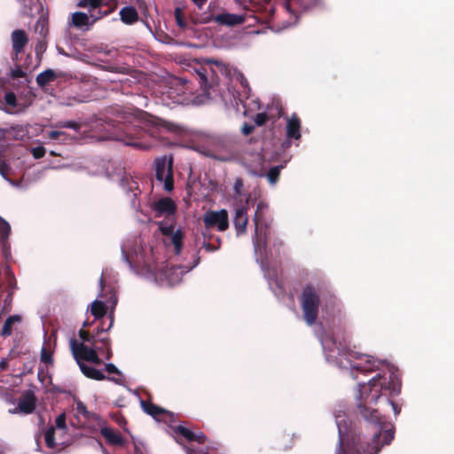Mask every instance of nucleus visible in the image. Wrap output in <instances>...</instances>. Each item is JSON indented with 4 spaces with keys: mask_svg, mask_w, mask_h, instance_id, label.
I'll list each match as a JSON object with an SVG mask.
<instances>
[{
    "mask_svg": "<svg viewBox=\"0 0 454 454\" xmlns=\"http://www.w3.org/2000/svg\"><path fill=\"white\" fill-rule=\"evenodd\" d=\"M55 78V73L52 70L49 69L40 73L36 77V82L40 86H44L50 82L53 81Z\"/></svg>",
    "mask_w": 454,
    "mask_h": 454,
    "instance_id": "7c9ffc66",
    "label": "nucleus"
},
{
    "mask_svg": "<svg viewBox=\"0 0 454 454\" xmlns=\"http://www.w3.org/2000/svg\"><path fill=\"white\" fill-rule=\"evenodd\" d=\"M57 434H67L66 418L64 414L57 417L54 427L51 426L42 433L46 447H53L57 444L53 437Z\"/></svg>",
    "mask_w": 454,
    "mask_h": 454,
    "instance_id": "f8f14e48",
    "label": "nucleus"
},
{
    "mask_svg": "<svg viewBox=\"0 0 454 454\" xmlns=\"http://www.w3.org/2000/svg\"><path fill=\"white\" fill-rule=\"evenodd\" d=\"M254 126L251 125V124H247V123H245L243 126H242V133L246 136L251 134L254 130Z\"/></svg>",
    "mask_w": 454,
    "mask_h": 454,
    "instance_id": "09e8293b",
    "label": "nucleus"
},
{
    "mask_svg": "<svg viewBox=\"0 0 454 454\" xmlns=\"http://www.w3.org/2000/svg\"><path fill=\"white\" fill-rule=\"evenodd\" d=\"M111 302H112V310H114V309L117 303V297L114 294H113L111 295ZM109 317H110V324L106 331H108L113 326V324H114V312L113 311L110 312Z\"/></svg>",
    "mask_w": 454,
    "mask_h": 454,
    "instance_id": "79ce46f5",
    "label": "nucleus"
},
{
    "mask_svg": "<svg viewBox=\"0 0 454 454\" xmlns=\"http://www.w3.org/2000/svg\"><path fill=\"white\" fill-rule=\"evenodd\" d=\"M321 344L327 362L349 371L354 379L357 378L355 372H376L366 382L358 383L356 395L357 409L370 424L369 427L358 434H353L349 440L351 429L346 413L338 411L334 414L339 433V445L335 454H378L384 445L391 442L394 433L387 427L378 409L372 406L381 398L387 406L392 408L395 415L400 413V408L390 399L400 393L401 383L397 375L388 364L351 350L346 343L337 344L335 340L326 337L321 339Z\"/></svg>",
    "mask_w": 454,
    "mask_h": 454,
    "instance_id": "f257e3e1",
    "label": "nucleus"
},
{
    "mask_svg": "<svg viewBox=\"0 0 454 454\" xmlns=\"http://www.w3.org/2000/svg\"><path fill=\"white\" fill-rule=\"evenodd\" d=\"M119 14L121 20L127 25L134 24L139 17L137 9L130 5L121 8Z\"/></svg>",
    "mask_w": 454,
    "mask_h": 454,
    "instance_id": "4be33fe9",
    "label": "nucleus"
},
{
    "mask_svg": "<svg viewBox=\"0 0 454 454\" xmlns=\"http://www.w3.org/2000/svg\"><path fill=\"white\" fill-rule=\"evenodd\" d=\"M153 208L156 216H173L176 211V205L170 198H162L157 200Z\"/></svg>",
    "mask_w": 454,
    "mask_h": 454,
    "instance_id": "ddd939ff",
    "label": "nucleus"
},
{
    "mask_svg": "<svg viewBox=\"0 0 454 454\" xmlns=\"http://www.w3.org/2000/svg\"><path fill=\"white\" fill-rule=\"evenodd\" d=\"M41 359L45 364H51L52 362L51 355L45 350L44 348H42Z\"/></svg>",
    "mask_w": 454,
    "mask_h": 454,
    "instance_id": "a18cd8bd",
    "label": "nucleus"
},
{
    "mask_svg": "<svg viewBox=\"0 0 454 454\" xmlns=\"http://www.w3.org/2000/svg\"><path fill=\"white\" fill-rule=\"evenodd\" d=\"M28 42L25 31L17 29L12 33V44L16 57L23 51Z\"/></svg>",
    "mask_w": 454,
    "mask_h": 454,
    "instance_id": "f3484780",
    "label": "nucleus"
},
{
    "mask_svg": "<svg viewBox=\"0 0 454 454\" xmlns=\"http://www.w3.org/2000/svg\"><path fill=\"white\" fill-rule=\"evenodd\" d=\"M111 12H112L111 9H108L106 11H101L100 7L99 8H89L90 13L88 15L90 17V20H91L90 24L94 23L95 21L101 19L102 17L108 15Z\"/></svg>",
    "mask_w": 454,
    "mask_h": 454,
    "instance_id": "2f4dec72",
    "label": "nucleus"
},
{
    "mask_svg": "<svg viewBox=\"0 0 454 454\" xmlns=\"http://www.w3.org/2000/svg\"><path fill=\"white\" fill-rule=\"evenodd\" d=\"M135 454H142V453L140 452V450L137 448H136V453Z\"/></svg>",
    "mask_w": 454,
    "mask_h": 454,
    "instance_id": "bf43d9fd",
    "label": "nucleus"
},
{
    "mask_svg": "<svg viewBox=\"0 0 454 454\" xmlns=\"http://www.w3.org/2000/svg\"><path fill=\"white\" fill-rule=\"evenodd\" d=\"M76 412L78 415H82L88 419L91 418H97V416L94 413L89 412L85 404L82 402L76 403Z\"/></svg>",
    "mask_w": 454,
    "mask_h": 454,
    "instance_id": "f704fd0d",
    "label": "nucleus"
},
{
    "mask_svg": "<svg viewBox=\"0 0 454 454\" xmlns=\"http://www.w3.org/2000/svg\"><path fill=\"white\" fill-rule=\"evenodd\" d=\"M80 338L83 341L90 342L93 345L96 344V339L94 335H90L88 332L81 330L79 333Z\"/></svg>",
    "mask_w": 454,
    "mask_h": 454,
    "instance_id": "ea45409f",
    "label": "nucleus"
},
{
    "mask_svg": "<svg viewBox=\"0 0 454 454\" xmlns=\"http://www.w3.org/2000/svg\"><path fill=\"white\" fill-rule=\"evenodd\" d=\"M100 432L109 444L117 446H121L123 444V440L121 436L119 434H117L113 428L102 427Z\"/></svg>",
    "mask_w": 454,
    "mask_h": 454,
    "instance_id": "b1692460",
    "label": "nucleus"
},
{
    "mask_svg": "<svg viewBox=\"0 0 454 454\" xmlns=\"http://www.w3.org/2000/svg\"><path fill=\"white\" fill-rule=\"evenodd\" d=\"M185 448V450H186V454H193L192 450H190L189 448L187 447H184Z\"/></svg>",
    "mask_w": 454,
    "mask_h": 454,
    "instance_id": "5fc2aeb1",
    "label": "nucleus"
},
{
    "mask_svg": "<svg viewBox=\"0 0 454 454\" xmlns=\"http://www.w3.org/2000/svg\"><path fill=\"white\" fill-rule=\"evenodd\" d=\"M8 361L6 359H2L0 361V372L4 370L7 367Z\"/></svg>",
    "mask_w": 454,
    "mask_h": 454,
    "instance_id": "864d4df0",
    "label": "nucleus"
},
{
    "mask_svg": "<svg viewBox=\"0 0 454 454\" xmlns=\"http://www.w3.org/2000/svg\"><path fill=\"white\" fill-rule=\"evenodd\" d=\"M268 208L267 204L259 202L254 213V247L255 253L264 247L266 242V232L263 228L266 227V223L263 219V212Z\"/></svg>",
    "mask_w": 454,
    "mask_h": 454,
    "instance_id": "9d476101",
    "label": "nucleus"
},
{
    "mask_svg": "<svg viewBox=\"0 0 454 454\" xmlns=\"http://www.w3.org/2000/svg\"><path fill=\"white\" fill-rule=\"evenodd\" d=\"M301 305L305 321L312 325L317 317L319 305L318 295L312 286H307L303 289Z\"/></svg>",
    "mask_w": 454,
    "mask_h": 454,
    "instance_id": "6e6552de",
    "label": "nucleus"
},
{
    "mask_svg": "<svg viewBox=\"0 0 454 454\" xmlns=\"http://www.w3.org/2000/svg\"><path fill=\"white\" fill-rule=\"evenodd\" d=\"M173 430L176 434H179L188 441H196L199 443H203L206 440V435L202 432H192L183 425L177 426Z\"/></svg>",
    "mask_w": 454,
    "mask_h": 454,
    "instance_id": "a211bd4d",
    "label": "nucleus"
},
{
    "mask_svg": "<svg viewBox=\"0 0 454 454\" xmlns=\"http://www.w3.org/2000/svg\"><path fill=\"white\" fill-rule=\"evenodd\" d=\"M123 259L136 273L153 281L160 286H174L181 282L184 273L194 268L192 266H171L166 265V269H160L162 263L158 250L150 244H146L141 238L136 237L128 239L121 246Z\"/></svg>",
    "mask_w": 454,
    "mask_h": 454,
    "instance_id": "f03ea898",
    "label": "nucleus"
},
{
    "mask_svg": "<svg viewBox=\"0 0 454 454\" xmlns=\"http://www.w3.org/2000/svg\"><path fill=\"white\" fill-rule=\"evenodd\" d=\"M206 228H216L219 231H224L229 227L228 213L225 209L208 210L203 215Z\"/></svg>",
    "mask_w": 454,
    "mask_h": 454,
    "instance_id": "9b49d317",
    "label": "nucleus"
},
{
    "mask_svg": "<svg viewBox=\"0 0 454 454\" xmlns=\"http://www.w3.org/2000/svg\"><path fill=\"white\" fill-rule=\"evenodd\" d=\"M98 332H104V329L103 328L98 329Z\"/></svg>",
    "mask_w": 454,
    "mask_h": 454,
    "instance_id": "0e129e2a",
    "label": "nucleus"
},
{
    "mask_svg": "<svg viewBox=\"0 0 454 454\" xmlns=\"http://www.w3.org/2000/svg\"><path fill=\"white\" fill-rule=\"evenodd\" d=\"M17 105L16 95L12 91L5 94L4 101L0 99V109L8 114H12V110Z\"/></svg>",
    "mask_w": 454,
    "mask_h": 454,
    "instance_id": "bb28decb",
    "label": "nucleus"
},
{
    "mask_svg": "<svg viewBox=\"0 0 454 454\" xmlns=\"http://www.w3.org/2000/svg\"><path fill=\"white\" fill-rule=\"evenodd\" d=\"M284 168L283 165L276 166L274 168H271L269 172L267 173L266 176L268 181L271 184H275L278 179L280 170Z\"/></svg>",
    "mask_w": 454,
    "mask_h": 454,
    "instance_id": "473e14b6",
    "label": "nucleus"
},
{
    "mask_svg": "<svg viewBox=\"0 0 454 454\" xmlns=\"http://www.w3.org/2000/svg\"><path fill=\"white\" fill-rule=\"evenodd\" d=\"M50 154H51V155H58L54 151H51V152H50Z\"/></svg>",
    "mask_w": 454,
    "mask_h": 454,
    "instance_id": "13d9d810",
    "label": "nucleus"
},
{
    "mask_svg": "<svg viewBox=\"0 0 454 454\" xmlns=\"http://www.w3.org/2000/svg\"><path fill=\"white\" fill-rule=\"evenodd\" d=\"M64 133L61 131L53 130L49 133V137L51 139H57L59 136L63 135Z\"/></svg>",
    "mask_w": 454,
    "mask_h": 454,
    "instance_id": "8fccbe9b",
    "label": "nucleus"
},
{
    "mask_svg": "<svg viewBox=\"0 0 454 454\" xmlns=\"http://www.w3.org/2000/svg\"><path fill=\"white\" fill-rule=\"evenodd\" d=\"M155 224L163 237L165 246H173L175 254H180L183 248L184 231L176 225L174 218L159 221Z\"/></svg>",
    "mask_w": 454,
    "mask_h": 454,
    "instance_id": "39448f33",
    "label": "nucleus"
},
{
    "mask_svg": "<svg viewBox=\"0 0 454 454\" xmlns=\"http://www.w3.org/2000/svg\"><path fill=\"white\" fill-rule=\"evenodd\" d=\"M35 408V398L32 395H27L22 397L19 401L18 406L16 408H14L13 410H10V412L11 413L21 412L24 414H30L33 412Z\"/></svg>",
    "mask_w": 454,
    "mask_h": 454,
    "instance_id": "6ab92c4d",
    "label": "nucleus"
},
{
    "mask_svg": "<svg viewBox=\"0 0 454 454\" xmlns=\"http://www.w3.org/2000/svg\"><path fill=\"white\" fill-rule=\"evenodd\" d=\"M6 134L16 140H23L27 136V129L22 125H16L4 130L0 129V139L4 138Z\"/></svg>",
    "mask_w": 454,
    "mask_h": 454,
    "instance_id": "412c9836",
    "label": "nucleus"
},
{
    "mask_svg": "<svg viewBox=\"0 0 454 454\" xmlns=\"http://www.w3.org/2000/svg\"><path fill=\"white\" fill-rule=\"evenodd\" d=\"M215 21L221 25L234 26L242 24L245 21L243 15L223 12L215 17Z\"/></svg>",
    "mask_w": 454,
    "mask_h": 454,
    "instance_id": "aec40b11",
    "label": "nucleus"
},
{
    "mask_svg": "<svg viewBox=\"0 0 454 454\" xmlns=\"http://www.w3.org/2000/svg\"><path fill=\"white\" fill-rule=\"evenodd\" d=\"M234 226L237 231V235H241L246 232L247 225L248 222L247 217V207L245 205L237 207L234 215Z\"/></svg>",
    "mask_w": 454,
    "mask_h": 454,
    "instance_id": "2eb2a0df",
    "label": "nucleus"
},
{
    "mask_svg": "<svg viewBox=\"0 0 454 454\" xmlns=\"http://www.w3.org/2000/svg\"><path fill=\"white\" fill-rule=\"evenodd\" d=\"M7 173V166L4 162H0V174L3 176L4 179L10 182L11 184L16 185V184L6 178L5 175Z\"/></svg>",
    "mask_w": 454,
    "mask_h": 454,
    "instance_id": "49530a36",
    "label": "nucleus"
},
{
    "mask_svg": "<svg viewBox=\"0 0 454 454\" xmlns=\"http://www.w3.org/2000/svg\"><path fill=\"white\" fill-rule=\"evenodd\" d=\"M87 325H89L88 322H84L83 326H87Z\"/></svg>",
    "mask_w": 454,
    "mask_h": 454,
    "instance_id": "680f3d73",
    "label": "nucleus"
},
{
    "mask_svg": "<svg viewBox=\"0 0 454 454\" xmlns=\"http://www.w3.org/2000/svg\"><path fill=\"white\" fill-rule=\"evenodd\" d=\"M276 276H277L276 273L271 274L270 270H265V277L269 278V280H270L269 284L270 286H271L270 280L273 279Z\"/></svg>",
    "mask_w": 454,
    "mask_h": 454,
    "instance_id": "603ef678",
    "label": "nucleus"
},
{
    "mask_svg": "<svg viewBox=\"0 0 454 454\" xmlns=\"http://www.w3.org/2000/svg\"><path fill=\"white\" fill-rule=\"evenodd\" d=\"M30 152L35 159H41L44 156L46 149L43 146L40 145L37 147L31 148Z\"/></svg>",
    "mask_w": 454,
    "mask_h": 454,
    "instance_id": "58836bf2",
    "label": "nucleus"
},
{
    "mask_svg": "<svg viewBox=\"0 0 454 454\" xmlns=\"http://www.w3.org/2000/svg\"><path fill=\"white\" fill-rule=\"evenodd\" d=\"M10 75L12 78L16 79L20 77H24L25 73L20 68L17 67L11 70Z\"/></svg>",
    "mask_w": 454,
    "mask_h": 454,
    "instance_id": "c03bdc74",
    "label": "nucleus"
},
{
    "mask_svg": "<svg viewBox=\"0 0 454 454\" xmlns=\"http://www.w3.org/2000/svg\"><path fill=\"white\" fill-rule=\"evenodd\" d=\"M104 0H80L79 7L99 8L103 5Z\"/></svg>",
    "mask_w": 454,
    "mask_h": 454,
    "instance_id": "c9c22d12",
    "label": "nucleus"
},
{
    "mask_svg": "<svg viewBox=\"0 0 454 454\" xmlns=\"http://www.w3.org/2000/svg\"><path fill=\"white\" fill-rule=\"evenodd\" d=\"M141 406L145 412L157 420L172 421L173 414L164 409L145 401H141Z\"/></svg>",
    "mask_w": 454,
    "mask_h": 454,
    "instance_id": "4468645a",
    "label": "nucleus"
},
{
    "mask_svg": "<svg viewBox=\"0 0 454 454\" xmlns=\"http://www.w3.org/2000/svg\"><path fill=\"white\" fill-rule=\"evenodd\" d=\"M206 247H207V250L210 249V246L208 244L206 246Z\"/></svg>",
    "mask_w": 454,
    "mask_h": 454,
    "instance_id": "e2e57ef3",
    "label": "nucleus"
},
{
    "mask_svg": "<svg viewBox=\"0 0 454 454\" xmlns=\"http://www.w3.org/2000/svg\"><path fill=\"white\" fill-rule=\"evenodd\" d=\"M79 367L82 371V372L88 378L96 380H104L106 377L103 373V372L90 366L85 364L83 362H79Z\"/></svg>",
    "mask_w": 454,
    "mask_h": 454,
    "instance_id": "393cba45",
    "label": "nucleus"
},
{
    "mask_svg": "<svg viewBox=\"0 0 454 454\" xmlns=\"http://www.w3.org/2000/svg\"><path fill=\"white\" fill-rule=\"evenodd\" d=\"M154 165L156 179L163 183L165 191L171 192L174 189L172 157L163 156L158 158L155 160Z\"/></svg>",
    "mask_w": 454,
    "mask_h": 454,
    "instance_id": "1a4fd4ad",
    "label": "nucleus"
},
{
    "mask_svg": "<svg viewBox=\"0 0 454 454\" xmlns=\"http://www.w3.org/2000/svg\"><path fill=\"white\" fill-rule=\"evenodd\" d=\"M301 121L296 115H292L287 120L286 135L289 138L299 139L301 137Z\"/></svg>",
    "mask_w": 454,
    "mask_h": 454,
    "instance_id": "5701e85b",
    "label": "nucleus"
},
{
    "mask_svg": "<svg viewBox=\"0 0 454 454\" xmlns=\"http://www.w3.org/2000/svg\"><path fill=\"white\" fill-rule=\"evenodd\" d=\"M10 229L9 223L0 217V241L8 238Z\"/></svg>",
    "mask_w": 454,
    "mask_h": 454,
    "instance_id": "e433bc0d",
    "label": "nucleus"
},
{
    "mask_svg": "<svg viewBox=\"0 0 454 454\" xmlns=\"http://www.w3.org/2000/svg\"><path fill=\"white\" fill-rule=\"evenodd\" d=\"M200 9H202L207 0H192Z\"/></svg>",
    "mask_w": 454,
    "mask_h": 454,
    "instance_id": "3c124183",
    "label": "nucleus"
},
{
    "mask_svg": "<svg viewBox=\"0 0 454 454\" xmlns=\"http://www.w3.org/2000/svg\"><path fill=\"white\" fill-rule=\"evenodd\" d=\"M124 144L143 150H146L150 147L148 145H145L142 142L135 141L134 138L132 137H129L126 140H124Z\"/></svg>",
    "mask_w": 454,
    "mask_h": 454,
    "instance_id": "4c0bfd02",
    "label": "nucleus"
},
{
    "mask_svg": "<svg viewBox=\"0 0 454 454\" xmlns=\"http://www.w3.org/2000/svg\"><path fill=\"white\" fill-rule=\"evenodd\" d=\"M36 442H37V450H39L41 448L40 444H39V439L38 437L36 438Z\"/></svg>",
    "mask_w": 454,
    "mask_h": 454,
    "instance_id": "4d7b16f0",
    "label": "nucleus"
},
{
    "mask_svg": "<svg viewBox=\"0 0 454 454\" xmlns=\"http://www.w3.org/2000/svg\"><path fill=\"white\" fill-rule=\"evenodd\" d=\"M54 127L59 128V129L66 128V129H72L74 130H78L81 128V123L78 121H60L55 123Z\"/></svg>",
    "mask_w": 454,
    "mask_h": 454,
    "instance_id": "72a5a7b5",
    "label": "nucleus"
},
{
    "mask_svg": "<svg viewBox=\"0 0 454 454\" xmlns=\"http://www.w3.org/2000/svg\"><path fill=\"white\" fill-rule=\"evenodd\" d=\"M226 66L219 60L204 59L201 66L196 69L199 83L204 93L197 103H206L209 99H215L220 95L218 89L219 74H226Z\"/></svg>",
    "mask_w": 454,
    "mask_h": 454,
    "instance_id": "7ed1b4c3",
    "label": "nucleus"
},
{
    "mask_svg": "<svg viewBox=\"0 0 454 454\" xmlns=\"http://www.w3.org/2000/svg\"><path fill=\"white\" fill-rule=\"evenodd\" d=\"M109 380H113V381H114V382H116V383H119V380H118L117 379H114V378H109Z\"/></svg>",
    "mask_w": 454,
    "mask_h": 454,
    "instance_id": "6e6d98bb",
    "label": "nucleus"
},
{
    "mask_svg": "<svg viewBox=\"0 0 454 454\" xmlns=\"http://www.w3.org/2000/svg\"><path fill=\"white\" fill-rule=\"evenodd\" d=\"M268 120V115L265 113H259L254 117V122L257 126L263 125Z\"/></svg>",
    "mask_w": 454,
    "mask_h": 454,
    "instance_id": "37998d69",
    "label": "nucleus"
},
{
    "mask_svg": "<svg viewBox=\"0 0 454 454\" xmlns=\"http://www.w3.org/2000/svg\"><path fill=\"white\" fill-rule=\"evenodd\" d=\"M101 342L106 347V351H104L101 348L96 347V348H90L86 346L83 342L77 343L75 340L70 341V346L72 349L73 356L79 364V362L87 361L95 364H100L101 359L99 358L97 350L101 354L106 355V359H110L112 356V351L110 348V340L106 338L102 339Z\"/></svg>",
    "mask_w": 454,
    "mask_h": 454,
    "instance_id": "20e7f679",
    "label": "nucleus"
},
{
    "mask_svg": "<svg viewBox=\"0 0 454 454\" xmlns=\"http://www.w3.org/2000/svg\"><path fill=\"white\" fill-rule=\"evenodd\" d=\"M23 317L20 314H15L8 317L2 327L1 335L4 337H8L12 334V333L17 330V327L22 323Z\"/></svg>",
    "mask_w": 454,
    "mask_h": 454,
    "instance_id": "dca6fc26",
    "label": "nucleus"
},
{
    "mask_svg": "<svg viewBox=\"0 0 454 454\" xmlns=\"http://www.w3.org/2000/svg\"><path fill=\"white\" fill-rule=\"evenodd\" d=\"M124 119L127 122H129L134 126H139L144 129H147L148 131L152 132V134H153V132L149 129L150 127H153L158 129H165L171 132L180 131V128L176 124L160 118L147 115L144 112L136 111L133 114H129V115L125 116Z\"/></svg>",
    "mask_w": 454,
    "mask_h": 454,
    "instance_id": "423d86ee",
    "label": "nucleus"
},
{
    "mask_svg": "<svg viewBox=\"0 0 454 454\" xmlns=\"http://www.w3.org/2000/svg\"><path fill=\"white\" fill-rule=\"evenodd\" d=\"M243 181L241 178H237L233 184V189L236 196L240 197L242 195Z\"/></svg>",
    "mask_w": 454,
    "mask_h": 454,
    "instance_id": "a19ab883",
    "label": "nucleus"
},
{
    "mask_svg": "<svg viewBox=\"0 0 454 454\" xmlns=\"http://www.w3.org/2000/svg\"><path fill=\"white\" fill-rule=\"evenodd\" d=\"M90 24L89 15L81 12H74L71 16V20L69 21L70 26H74L78 28L89 26Z\"/></svg>",
    "mask_w": 454,
    "mask_h": 454,
    "instance_id": "cd10ccee",
    "label": "nucleus"
},
{
    "mask_svg": "<svg viewBox=\"0 0 454 454\" xmlns=\"http://www.w3.org/2000/svg\"><path fill=\"white\" fill-rule=\"evenodd\" d=\"M107 307L102 301L98 300H95L90 305V312L95 317V318H100L104 317L106 313Z\"/></svg>",
    "mask_w": 454,
    "mask_h": 454,
    "instance_id": "c85d7f7f",
    "label": "nucleus"
},
{
    "mask_svg": "<svg viewBox=\"0 0 454 454\" xmlns=\"http://www.w3.org/2000/svg\"><path fill=\"white\" fill-rule=\"evenodd\" d=\"M316 4L317 0H312L311 3H308V0H287L286 6L290 13L294 14L298 7L307 10Z\"/></svg>",
    "mask_w": 454,
    "mask_h": 454,
    "instance_id": "a878e982",
    "label": "nucleus"
},
{
    "mask_svg": "<svg viewBox=\"0 0 454 454\" xmlns=\"http://www.w3.org/2000/svg\"><path fill=\"white\" fill-rule=\"evenodd\" d=\"M55 438V441L57 444L53 447H47L50 451L49 454H53L64 448L65 445H67L69 442V440L67 437V434H55L53 436Z\"/></svg>",
    "mask_w": 454,
    "mask_h": 454,
    "instance_id": "c756f323",
    "label": "nucleus"
},
{
    "mask_svg": "<svg viewBox=\"0 0 454 454\" xmlns=\"http://www.w3.org/2000/svg\"><path fill=\"white\" fill-rule=\"evenodd\" d=\"M99 284H100V286L102 287L103 286V279H102V278H100Z\"/></svg>",
    "mask_w": 454,
    "mask_h": 454,
    "instance_id": "052dcab7",
    "label": "nucleus"
},
{
    "mask_svg": "<svg viewBox=\"0 0 454 454\" xmlns=\"http://www.w3.org/2000/svg\"><path fill=\"white\" fill-rule=\"evenodd\" d=\"M196 150L207 157L221 161L232 160L236 154L233 150L217 138H211L206 145H198Z\"/></svg>",
    "mask_w": 454,
    "mask_h": 454,
    "instance_id": "0eeeda50",
    "label": "nucleus"
},
{
    "mask_svg": "<svg viewBox=\"0 0 454 454\" xmlns=\"http://www.w3.org/2000/svg\"><path fill=\"white\" fill-rule=\"evenodd\" d=\"M106 371L108 373H116V374H120L121 373L119 369L114 364H106Z\"/></svg>",
    "mask_w": 454,
    "mask_h": 454,
    "instance_id": "de8ad7c7",
    "label": "nucleus"
}]
</instances>
